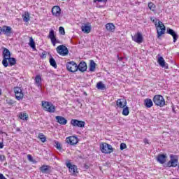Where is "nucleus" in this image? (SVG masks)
Listing matches in <instances>:
<instances>
[{
    "label": "nucleus",
    "mask_w": 179,
    "mask_h": 179,
    "mask_svg": "<svg viewBox=\"0 0 179 179\" xmlns=\"http://www.w3.org/2000/svg\"><path fill=\"white\" fill-rule=\"evenodd\" d=\"M27 159L29 162L34 163V159H33V157L31 155H27Z\"/></svg>",
    "instance_id": "nucleus-42"
},
{
    "label": "nucleus",
    "mask_w": 179,
    "mask_h": 179,
    "mask_svg": "<svg viewBox=\"0 0 179 179\" xmlns=\"http://www.w3.org/2000/svg\"><path fill=\"white\" fill-rule=\"evenodd\" d=\"M42 107L45 111H48V113L55 112V106L48 101H42Z\"/></svg>",
    "instance_id": "nucleus-4"
},
{
    "label": "nucleus",
    "mask_w": 179,
    "mask_h": 179,
    "mask_svg": "<svg viewBox=\"0 0 179 179\" xmlns=\"http://www.w3.org/2000/svg\"><path fill=\"white\" fill-rule=\"evenodd\" d=\"M152 101L155 106L159 107H164L166 106V101H164V98L162 95L154 96Z\"/></svg>",
    "instance_id": "nucleus-2"
},
{
    "label": "nucleus",
    "mask_w": 179,
    "mask_h": 179,
    "mask_svg": "<svg viewBox=\"0 0 179 179\" xmlns=\"http://www.w3.org/2000/svg\"><path fill=\"white\" fill-rule=\"evenodd\" d=\"M144 106L147 107V108H150V107L153 106V101L150 99H146L144 101Z\"/></svg>",
    "instance_id": "nucleus-25"
},
{
    "label": "nucleus",
    "mask_w": 179,
    "mask_h": 179,
    "mask_svg": "<svg viewBox=\"0 0 179 179\" xmlns=\"http://www.w3.org/2000/svg\"><path fill=\"white\" fill-rule=\"evenodd\" d=\"M166 33H168V34H170L171 36H172V37L173 38V43H176V41H177V40H178V35L177 34V33L175 32L174 30L169 28V29H167Z\"/></svg>",
    "instance_id": "nucleus-20"
},
{
    "label": "nucleus",
    "mask_w": 179,
    "mask_h": 179,
    "mask_svg": "<svg viewBox=\"0 0 179 179\" xmlns=\"http://www.w3.org/2000/svg\"><path fill=\"white\" fill-rule=\"evenodd\" d=\"M24 22H29L30 20V14L29 13H25L24 15H22Z\"/></svg>",
    "instance_id": "nucleus-34"
},
{
    "label": "nucleus",
    "mask_w": 179,
    "mask_h": 179,
    "mask_svg": "<svg viewBox=\"0 0 179 179\" xmlns=\"http://www.w3.org/2000/svg\"><path fill=\"white\" fill-rule=\"evenodd\" d=\"M0 95H1V92H0Z\"/></svg>",
    "instance_id": "nucleus-47"
},
{
    "label": "nucleus",
    "mask_w": 179,
    "mask_h": 179,
    "mask_svg": "<svg viewBox=\"0 0 179 179\" xmlns=\"http://www.w3.org/2000/svg\"><path fill=\"white\" fill-rule=\"evenodd\" d=\"M123 110L122 112V114L123 115H129V108L128 106H125L124 108H122Z\"/></svg>",
    "instance_id": "nucleus-35"
},
{
    "label": "nucleus",
    "mask_w": 179,
    "mask_h": 179,
    "mask_svg": "<svg viewBox=\"0 0 179 179\" xmlns=\"http://www.w3.org/2000/svg\"><path fill=\"white\" fill-rule=\"evenodd\" d=\"M38 138L43 143L47 142V137H45V136L42 133L38 134Z\"/></svg>",
    "instance_id": "nucleus-30"
},
{
    "label": "nucleus",
    "mask_w": 179,
    "mask_h": 179,
    "mask_svg": "<svg viewBox=\"0 0 179 179\" xmlns=\"http://www.w3.org/2000/svg\"><path fill=\"white\" fill-rule=\"evenodd\" d=\"M0 149H3V143H0Z\"/></svg>",
    "instance_id": "nucleus-46"
},
{
    "label": "nucleus",
    "mask_w": 179,
    "mask_h": 179,
    "mask_svg": "<svg viewBox=\"0 0 179 179\" xmlns=\"http://www.w3.org/2000/svg\"><path fill=\"white\" fill-rule=\"evenodd\" d=\"M35 85L38 87H41V76L40 75H37L35 77Z\"/></svg>",
    "instance_id": "nucleus-26"
},
{
    "label": "nucleus",
    "mask_w": 179,
    "mask_h": 179,
    "mask_svg": "<svg viewBox=\"0 0 179 179\" xmlns=\"http://www.w3.org/2000/svg\"><path fill=\"white\" fill-rule=\"evenodd\" d=\"M133 41L141 44L143 41V36L141 32H137L134 36H131Z\"/></svg>",
    "instance_id": "nucleus-13"
},
{
    "label": "nucleus",
    "mask_w": 179,
    "mask_h": 179,
    "mask_svg": "<svg viewBox=\"0 0 179 179\" xmlns=\"http://www.w3.org/2000/svg\"><path fill=\"white\" fill-rule=\"evenodd\" d=\"M55 120L60 125H66V124H68V120L62 116H56Z\"/></svg>",
    "instance_id": "nucleus-21"
},
{
    "label": "nucleus",
    "mask_w": 179,
    "mask_h": 179,
    "mask_svg": "<svg viewBox=\"0 0 179 179\" xmlns=\"http://www.w3.org/2000/svg\"><path fill=\"white\" fill-rule=\"evenodd\" d=\"M66 142L69 145H76L78 143V137L76 136H70L66 138Z\"/></svg>",
    "instance_id": "nucleus-15"
},
{
    "label": "nucleus",
    "mask_w": 179,
    "mask_h": 179,
    "mask_svg": "<svg viewBox=\"0 0 179 179\" xmlns=\"http://www.w3.org/2000/svg\"><path fill=\"white\" fill-rule=\"evenodd\" d=\"M6 159L5 155H0L1 162H5Z\"/></svg>",
    "instance_id": "nucleus-44"
},
{
    "label": "nucleus",
    "mask_w": 179,
    "mask_h": 179,
    "mask_svg": "<svg viewBox=\"0 0 179 179\" xmlns=\"http://www.w3.org/2000/svg\"><path fill=\"white\" fill-rule=\"evenodd\" d=\"M101 152L102 153H105V155H108L110 153H113V146L110 144H108L107 143H103L100 145Z\"/></svg>",
    "instance_id": "nucleus-3"
},
{
    "label": "nucleus",
    "mask_w": 179,
    "mask_h": 179,
    "mask_svg": "<svg viewBox=\"0 0 179 179\" xmlns=\"http://www.w3.org/2000/svg\"><path fill=\"white\" fill-rule=\"evenodd\" d=\"M50 64L51 66H53V68L57 69V62H55V59L54 58H50Z\"/></svg>",
    "instance_id": "nucleus-36"
},
{
    "label": "nucleus",
    "mask_w": 179,
    "mask_h": 179,
    "mask_svg": "<svg viewBox=\"0 0 179 179\" xmlns=\"http://www.w3.org/2000/svg\"><path fill=\"white\" fill-rule=\"evenodd\" d=\"M157 160L161 164H164V163L167 161V155L166 154L158 155Z\"/></svg>",
    "instance_id": "nucleus-16"
},
{
    "label": "nucleus",
    "mask_w": 179,
    "mask_h": 179,
    "mask_svg": "<svg viewBox=\"0 0 179 179\" xmlns=\"http://www.w3.org/2000/svg\"><path fill=\"white\" fill-rule=\"evenodd\" d=\"M5 34L7 37H10L12 36V27L9 26L4 25L2 27H0V34Z\"/></svg>",
    "instance_id": "nucleus-6"
},
{
    "label": "nucleus",
    "mask_w": 179,
    "mask_h": 179,
    "mask_svg": "<svg viewBox=\"0 0 179 179\" xmlns=\"http://www.w3.org/2000/svg\"><path fill=\"white\" fill-rule=\"evenodd\" d=\"M52 13L54 16L58 17L61 15V8L58 6H55L52 8Z\"/></svg>",
    "instance_id": "nucleus-22"
},
{
    "label": "nucleus",
    "mask_w": 179,
    "mask_h": 179,
    "mask_svg": "<svg viewBox=\"0 0 179 179\" xmlns=\"http://www.w3.org/2000/svg\"><path fill=\"white\" fill-rule=\"evenodd\" d=\"M8 64L10 65V66L16 65V59L13 57H8Z\"/></svg>",
    "instance_id": "nucleus-32"
},
{
    "label": "nucleus",
    "mask_w": 179,
    "mask_h": 179,
    "mask_svg": "<svg viewBox=\"0 0 179 179\" xmlns=\"http://www.w3.org/2000/svg\"><path fill=\"white\" fill-rule=\"evenodd\" d=\"M78 69L80 71V72H85L87 69V65L86 64V62H81L78 66Z\"/></svg>",
    "instance_id": "nucleus-23"
},
{
    "label": "nucleus",
    "mask_w": 179,
    "mask_h": 179,
    "mask_svg": "<svg viewBox=\"0 0 179 179\" xmlns=\"http://www.w3.org/2000/svg\"><path fill=\"white\" fill-rule=\"evenodd\" d=\"M150 20L155 23V27L157 29V38H160V37L162 36H163V34H164V33H166V27L164 26V24H163L162 22V21H159L157 22V20L153 19V18H150Z\"/></svg>",
    "instance_id": "nucleus-1"
},
{
    "label": "nucleus",
    "mask_w": 179,
    "mask_h": 179,
    "mask_svg": "<svg viewBox=\"0 0 179 179\" xmlns=\"http://www.w3.org/2000/svg\"><path fill=\"white\" fill-rule=\"evenodd\" d=\"M71 124L73 127H78V128H85V125H86L85 121L78 120L76 119H72Z\"/></svg>",
    "instance_id": "nucleus-8"
},
{
    "label": "nucleus",
    "mask_w": 179,
    "mask_h": 179,
    "mask_svg": "<svg viewBox=\"0 0 179 179\" xmlns=\"http://www.w3.org/2000/svg\"><path fill=\"white\" fill-rule=\"evenodd\" d=\"M66 69L69 72H76L78 71V64L75 62L71 61L66 64Z\"/></svg>",
    "instance_id": "nucleus-10"
},
{
    "label": "nucleus",
    "mask_w": 179,
    "mask_h": 179,
    "mask_svg": "<svg viewBox=\"0 0 179 179\" xmlns=\"http://www.w3.org/2000/svg\"><path fill=\"white\" fill-rule=\"evenodd\" d=\"M81 30L83 31V33H85L86 34H89V33L92 30V27L89 23L83 24V25L81 27Z\"/></svg>",
    "instance_id": "nucleus-18"
},
{
    "label": "nucleus",
    "mask_w": 179,
    "mask_h": 179,
    "mask_svg": "<svg viewBox=\"0 0 179 179\" xmlns=\"http://www.w3.org/2000/svg\"><path fill=\"white\" fill-rule=\"evenodd\" d=\"M116 106L119 108H124V107H127V99H125V98H120L117 99L116 101Z\"/></svg>",
    "instance_id": "nucleus-14"
},
{
    "label": "nucleus",
    "mask_w": 179,
    "mask_h": 179,
    "mask_svg": "<svg viewBox=\"0 0 179 179\" xmlns=\"http://www.w3.org/2000/svg\"><path fill=\"white\" fill-rule=\"evenodd\" d=\"M124 149H127V144L122 143L120 144V150H124Z\"/></svg>",
    "instance_id": "nucleus-41"
},
{
    "label": "nucleus",
    "mask_w": 179,
    "mask_h": 179,
    "mask_svg": "<svg viewBox=\"0 0 179 179\" xmlns=\"http://www.w3.org/2000/svg\"><path fill=\"white\" fill-rule=\"evenodd\" d=\"M20 120H23V121H27L29 120V116L27 115V113H21L20 114Z\"/></svg>",
    "instance_id": "nucleus-31"
},
{
    "label": "nucleus",
    "mask_w": 179,
    "mask_h": 179,
    "mask_svg": "<svg viewBox=\"0 0 179 179\" xmlns=\"http://www.w3.org/2000/svg\"><path fill=\"white\" fill-rule=\"evenodd\" d=\"M48 38L51 40V43L54 47H55L56 44L59 43V41L57 39L55 36V34L54 33V30H50L48 35Z\"/></svg>",
    "instance_id": "nucleus-9"
},
{
    "label": "nucleus",
    "mask_w": 179,
    "mask_h": 179,
    "mask_svg": "<svg viewBox=\"0 0 179 179\" xmlns=\"http://www.w3.org/2000/svg\"><path fill=\"white\" fill-rule=\"evenodd\" d=\"M96 87L100 90H104V89H106V85L103 84L102 82H99L96 84Z\"/></svg>",
    "instance_id": "nucleus-33"
},
{
    "label": "nucleus",
    "mask_w": 179,
    "mask_h": 179,
    "mask_svg": "<svg viewBox=\"0 0 179 179\" xmlns=\"http://www.w3.org/2000/svg\"><path fill=\"white\" fill-rule=\"evenodd\" d=\"M106 29L108 30V31H111V33H113V31H115V26L113 23H108L106 24Z\"/></svg>",
    "instance_id": "nucleus-24"
},
{
    "label": "nucleus",
    "mask_w": 179,
    "mask_h": 179,
    "mask_svg": "<svg viewBox=\"0 0 179 179\" xmlns=\"http://www.w3.org/2000/svg\"><path fill=\"white\" fill-rule=\"evenodd\" d=\"M143 142H144V143L146 145V144H148L149 145V140H148V138H145L144 140H143Z\"/></svg>",
    "instance_id": "nucleus-45"
},
{
    "label": "nucleus",
    "mask_w": 179,
    "mask_h": 179,
    "mask_svg": "<svg viewBox=\"0 0 179 179\" xmlns=\"http://www.w3.org/2000/svg\"><path fill=\"white\" fill-rule=\"evenodd\" d=\"M39 170L41 171V173H43V174H50V173H51V166L43 165L41 167H40Z\"/></svg>",
    "instance_id": "nucleus-19"
},
{
    "label": "nucleus",
    "mask_w": 179,
    "mask_h": 179,
    "mask_svg": "<svg viewBox=\"0 0 179 179\" xmlns=\"http://www.w3.org/2000/svg\"><path fill=\"white\" fill-rule=\"evenodd\" d=\"M3 58L9 59L10 57V51L7 48H4L3 50Z\"/></svg>",
    "instance_id": "nucleus-27"
},
{
    "label": "nucleus",
    "mask_w": 179,
    "mask_h": 179,
    "mask_svg": "<svg viewBox=\"0 0 179 179\" xmlns=\"http://www.w3.org/2000/svg\"><path fill=\"white\" fill-rule=\"evenodd\" d=\"M171 160L167 163L168 167H177L178 166V158L177 157L171 155Z\"/></svg>",
    "instance_id": "nucleus-7"
},
{
    "label": "nucleus",
    "mask_w": 179,
    "mask_h": 179,
    "mask_svg": "<svg viewBox=\"0 0 179 179\" xmlns=\"http://www.w3.org/2000/svg\"><path fill=\"white\" fill-rule=\"evenodd\" d=\"M14 93L15 94V99L17 100H22L23 99L24 94H23V92H22V88L17 87L14 88Z\"/></svg>",
    "instance_id": "nucleus-12"
},
{
    "label": "nucleus",
    "mask_w": 179,
    "mask_h": 179,
    "mask_svg": "<svg viewBox=\"0 0 179 179\" xmlns=\"http://www.w3.org/2000/svg\"><path fill=\"white\" fill-rule=\"evenodd\" d=\"M59 31L61 34H62V36H65V29H64V27H60L59 28Z\"/></svg>",
    "instance_id": "nucleus-40"
},
{
    "label": "nucleus",
    "mask_w": 179,
    "mask_h": 179,
    "mask_svg": "<svg viewBox=\"0 0 179 179\" xmlns=\"http://www.w3.org/2000/svg\"><path fill=\"white\" fill-rule=\"evenodd\" d=\"M148 8L150 9V10H152V12H155V9H156V5L153 3L152 2L148 3Z\"/></svg>",
    "instance_id": "nucleus-37"
},
{
    "label": "nucleus",
    "mask_w": 179,
    "mask_h": 179,
    "mask_svg": "<svg viewBox=\"0 0 179 179\" xmlns=\"http://www.w3.org/2000/svg\"><path fill=\"white\" fill-rule=\"evenodd\" d=\"M8 58H3L2 61V64L5 68H8V66L9 64L8 63Z\"/></svg>",
    "instance_id": "nucleus-38"
},
{
    "label": "nucleus",
    "mask_w": 179,
    "mask_h": 179,
    "mask_svg": "<svg viewBox=\"0 0 179 179\" xmlns=\"http://www.w3.org/2000/svg\"><path fill=\"white\" fill-rule=\"evenodd\" d=\"M55 146L58 149V150H61L62 149V147H61V143L58 141L55 142Z\"/></svg>",
    "instance_id": "nucleus-39"
},
{
    "label": "nucleus",
    "mask_w": 179,
    "mask_h": 179,
    "mask_svg": "<svg viewBox=\"0 0 179 179\" xmlns=\"http://www.w3.org/2000/svg\"><path fill=\"white\" fill-rule=\"evenodd\" d=\"M157 62L159 65L162 66V68H164V69H169V64L166 63V61H164L163 57H158Z\"/></svg>",
    "instance_id": "nucleus-17"
},
{
    "label": "nucleus",
    "mask_w": 179,
    "mask_h": 179,
    "mask_svg": "<svg viewBox=\"0 0 179 179\" xmlns=\"http://www.w3.org/2000/svg\"><path fill=\"white\" fill-rule=\"evenodd\" d=\"M90 72H94V71H96V63L93 60L90 61Z\"/></svg>",
    "instance_id": "nucleus-29"
},
{
    "label": "nucleus",
    "mask_w": 179,
    "mask_h": 179,
    "mask_svg": "<svg viewBox=\"0 0 179 179\" xmlns=\"http://www.w3.org/2000/svg\"><path fill=\"white\" fill-rule=\"evenodd\" d=\"M96 2H104L106 3V2H107V0H94L93 3H96Z\"/></svg>",
    "instance_id": "nucleus-43"
},
{
    "label": "nucleus",
    "mask_w": 179,
    "mask_h": 179,
    "mask_svg": "<svg viewBox=\"0 0 179 179\" xmlns=\"http://www.w3.org/2000/svg\"><path fill=\"white\" fill-rule=\"evenodd\" d=\"M56 51L57 54H59V55H62L63 57H65V55H68L69 54V50H68V48L64 45H60L56 48Z\"/></svg>",
    "instance_id": "nucleus-5"
},
{
    "label": "nucleus",
    "mask_w": 179,
    "mask_h": 179,
    "mask_svg": "<svg viewBox=\"0 0 179 179\" xmlns=\"http://www.w3.org/2000/svg\"><path fill=\"white\" fill-rule=\"evenodd\" d=\"M29 45L31 47V48L34 49V50L36 51V42H34V39H33V37L29 38Z\"/></svg>",
    "instance_id": "nucleus-28"
},
{
    "label": "nucleus",
    "mask_w": 179,
    "mask_h": 179,
    "mask_svg": "<svg viewBox=\"0 0 179 179\" xmlns=\"http://www.w3.org/2000/svg\"><path fill=\"white\" fill-rule=\"evenodd\" d=\"M66 166L68 167L71 176H76V173H78V166L72 165L71 162H66Z\"/></svg>",
    "instance_id": "nucleus-11"
}]
</instances>
